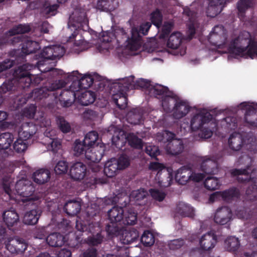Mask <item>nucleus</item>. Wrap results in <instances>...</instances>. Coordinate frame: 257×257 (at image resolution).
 Here are the masks:
<instances>
[{
    "label": "nucleus",
    "mask_w": 257,
    "mask_h": 257,
    "mask_svg": "<svg viewBox=\"0 0 257 257\" xmlns=\"http://www.w3.org/2000/svg\"><path fill=\"white\" fill-rule=\"evenodd\" d=\"M225 0H209L208 6L206 10L208 17H214L221 12Z\"/></svg>",
    "instance_id": "nucleus-23"
},
{
    "label": "nucleus",
    "mask_w": 257,
    "mask_h": 257,
    "mask_svg": "<svg viewBox=\"0 0 257 257\" xmlns=\"http://www.w3.org/2000/svg\"><path fill=\"white\" fill-rule=\"evenodd\" d=\"M104 152V147L102 144L88 148L85 151V158L94 163H97L101 159Z\"/></svg>",
    "instance_id": "nucleus-19"
},
{
    "label": "nucleus",
    "mask_w": 257,
    "mask_h": 257,
    "mask_svg": "<svg viewBox=\"0 0 257 257\" xmlns=\"http://www.w3.org/2000/svg\"><path fill=\"white\" fill-rule=\"evenodd\" d=\"M72 92L75 100L82 105H88L92 104L95 100L96 96L95 93L90 90L80 89H72L67 91V94Z\"/></svg>",
    "instance_id": "nucleus-11"
},
{
    "label": "nucleus",
    "mask_w": 257,
    "mask_h": 257,
    "mask_svg": "<svg viewBox=\"0 0 257 257\" xmlns=\"http://www.w3.org/2000/svg\"><path fill=\"white\" fill-rule=\"evenodd\" d=\"M10 91H16L15 85H14V80L9 79L3 83L0 87V105L3 102L4 94Z\"/></svg>",
    "instance_id": "nucleus-39"
},
{
    "label": "nucleus",
    "mask_w": 257,
    "mask_h": 257,
    "mask_svg": "<svg viewBox=\"0 0 257 257\" xmlns=\"http://www.w3.org/2000/svg\"><path fill=\"white\" fill-rule=\"evenodd\" d=\"M215 165V164L214 162L210 160H207L202 162L201 169L205 173H211L213 172L212 169Z\"/></svg>",
    "instance_id": "nucleus-52"
},
{
    "label": "nucleus",
    "mask_w": 257,
    "mask_h": 257,
    "mask_svg": "<svg viewBox=\"0 0 257 257\" xmlns=\"http://www.w3.org/2000/svg\"><path fill=\"white\" fill-rule=\"evenodd\" d=\"M27 141L21 138H18L13 144V148L17 153H23L27 148Z\"/></svg>",
    "instance_id": "nucleus-48"
},
{
    "label": "nucleus",
    "mask_w": 257,
    "mask_h": 257,
    "mask_svg": "<svg viewBox=\"0 0 257 257\" xmlns=\"http://www.w3.org/2000/svg\"><path fill=\"white\" fill-rule=\"evenodd\" d=\"M239 107L245 111V119L246 122L252 125L257 126V114L255 110L257 109V104L243 102L240 104Z\"/></svg>",
    "instance_id": "nucleus-18"
},
{
    "label": "nucleus",
    "mask_w": 257,
    "mask_h": 257,
    "mask_svg": "<svg viewBox=\"0 0 257 257\" xmlns=\"http://www.w3.org/2000/svg\"><path fill=\"white\" fill-rule=\"evenodd\" d=\"M151 94L154 95H162V104L164 109H167L168 103H174L176 99L173 94L168 91L167 87L159 84H156L150 88Z\"/></svg>",
    "instance_id": "nucleus-10"
},
{
    "label": "nucleus",
    "mask_w": 257,
    "mask_h": 257,
    "mask_svg": "<svg viewBox=\"0 0 257 257\" xmlns=\"http://www.w3.org/2000/svg\"><path fill=\"white\" fill-rule=\"evenodd\" d=\"M4 243L6 248L12 254H22L28 246L25 240L19 237L8 238Z\"/></svg>",
    "instance_id": "nucleus-12"
},
{
    "label": "nucleus",
    "mask_w": 257,
    "mask_h": 257,
    "mask_svg": "<svg viewBox=\"0 0 257 257\" xmlns=\"http://www.w3.org/2000/svg\"><path fill=\"white\" fill-rule=\"evenodd\" d=\"M229 57L257 58V41L252 40L250 34L246 31L231 38L228 48Z\"/></svg>",
    "instance_id": "nucleus-2"
},
{
    "label": "nucleus",
    "mask_w": 257,
    "mask_h": 257,
    "mask_svg": "<svg viewBox=\"0 0 257 257\" xmlns=\"http://www.w3.org/2000/svg\"><path fill=\"white\" fill-rule=\"evenodd\" d=\"M120 170L117 162V160L115 159H111L106 162L104 168V173L108 177H112L115 176Z\"/></svg>",
    "instance_id": "nucleus-32"
},
{
    "label": "nucleus",
    "mask_w": 257,
    "mask_h": 257,
    "mask_svg": "<svg viewBox=\"0 0 257 257\" xmlns=\"http://www.w3.org/2000/svg\"><path fill=\"white\" fill-rule=\"evenodd\" d=\"M176 212L183 216L193 217V209L184 202L179 203L176 208Z\"/></svg>",
    "instance_id": "nucleus-40"
},
{
    "label": "nucleus",
    "mask_w": 257,
    "mask_h": 257,
    "mask_svg": "<svg viewBox=\"0 0 257 257\" xmlns=\"http://www.w3.org/2000/svg\"><path fill=\"white\" fill-rule=\"evenodd\" d=\"M254 4L253 0H240L238 3V9L240 13H243Z\"/></svg>",
    "instance_id": "nucleus-53"
},
{
    "label": "nucleus",
    "mask_w": 257,
    "mask_h": 257,
    "mask_svg": "<svg viewBox=\"0 0 257 257\" xmlns=\"http://www.w3.org/2000/svg\"><path fill=\"white\" fill-rule=\"evenodd\" d=\"M139 236V233L135 229H133L126 232L125 235L126 243H130L134 242L135 240L138 238Z\"/></svg>",
    "instance_id": "nucleus-61"
},
{
    "label": "nucleus",
    "mask_w": 257,
    "mask_h": 257,
    "mask_svg": "<svg viewBox=\"0 0 257 257\" xmlns=\"http://www.w3.org/2000/svg\"><path fill=\"white\" fill-rule=\"evenodd\" d=\"M137 220V214L134 209L124 207L122 223L125 225H134Z\"/></svg>",
    "instance_id": "nucleus-30"
},
{
    "label": "nucleus",
    "mask_w": 257,
    "mask_h": 257,
    "mask_svg": "<svg viewBox=\"0 0 257 257\" xmlns=\"http://www.w3.org/2000/svg\"><path fill=\"white\" fill-rule=\"evenodd\" d=\"M117 162L120 170L127 168L130 164L128 158L125 156H120L119 159L117 160Z\"/></svg>",
    "instance_id": "nucleus-60"
},
{
    "label": "nucleus",
    "mask_w": 257,
    "mask_h": 257,
    "mask_svg": "<svg viewBox=\"0 0 257 257\" xmlns=\"http://www.w3.org/2000/svg\"><path fill=\"white\" fill-rule=\"evenodd\" d=\"M148 193L144 189H140L138 190H135L131 193V196L132 198H133L136 201H139L143 199L146 197Z\"/></svg>",
    "instance_id": "nucleus-55"
},
{
    "label": "nucleus",
    "mask_w": 257,
    "mask_h": 257,
    "mask_svg": "<svg viewBox=\"0 0 257 257\" xmlns=\"http://www.w3.org/2000/svg\"><path fill=\"white\" fill-rule=\"evenodd\" d=\"M88 150V147L84 144V142L80 141H76L74 148L75 155L80 156L82 154L85 155V151Z\"/></svg>",
    "instance_id": "nucleus-50"
},
{
    "label": "nucleus",
    "mask_w": 257,
    "mask_h": 257,
    "mask_svg": "<svg viewBox=\"0 0 257 257\" xmlns=\"http://www.w3.org/2000/svg\"><path fill=\"white\" fill-rule=\"evenodd\" d=\"M17 193L22 197L24 202L34 201L36 200L33 196L35 187L33 183L28 179H21L18 181L15 185Z\"/></svg>",
    "instance_id": "nucleus-8"
},
{
    "label": "nucleus",
    "mask_w": 257,
    "mask_h": 257,
    "mask_svg": "<svg viewBox=\"0 0 257 257\" xmlns=\"http://www.w3.org/2000/svg\"><path fill=\"white\" fill-rule=\"evenodd\" d=\"M64 80H56L50 81L46 85L40 88H37L31 92L28 96L20 95L17 98V106L20 107L26 104L29 99L34 97L35 100H41L44 98H50L52 102L48 104L51 107L55 105L64 107V99L63 93L64 89Z\"/></svg>",
    "instance_id": "nucleus-1"
},
{
    "label": "nucleus",
    "mask_w": 257,
    "mask_h": 257,
    "mask_svg": "<svg viewBox=\"0 0 257 257\" xmlns=\"http://www.w3.org/2000/svg\"><path fill=\"white\" fill-rule=\"evenodd\" d=\"M31 31V28L28 24H19L14 26L9 30L8 33L12 36L17 34H22L29 33Z\"/></svg>",
    "instance_id": "nucleus-41"
},
{
    "label": "nucleus",
    "mask_w": 257,
    "mask_h": 257,
    "mask_svg": "<svg viewBox=\"0 0 257 257\" xmlns=\"http://www.w3.org/2000/svg\"><path fill=\"white\" fill-rule=\"evenodd\" d=\"M184 149L182 140L173 139L170 142L166 147V151L168 154L176 155L181 153Z\"/></svg>",
    "instance_id": "nucleus-29"
},
{
    "label": "nucleus",
    "mask_w": 257,
    "mask_h": 257,
    "mask_svg": "<svg viewBox=\"0 0 257 257\" xmlns=\"http://www.w3.org/2000/svg\"><path fill=\"white\" fill-rule=\"evenodd\" d=\"M151 26V24L149 22H146L140 26L139 31L138 28L136 27L132 28L131 36L128 38L127 44L126 45V48L130 51L131 55L137 54L135 52L140 49L142 44L141 34L144 35H147Z\"/></svg>",
    "instance_id": "nucleus-4"
},
{
    "label": "nucleus",
    "mask_w": 257,
    "mask_h": 257,
    "mask_svg": "<svg viewBox=\"0 0 257 257\" xmlns=\"http://www.w3.org/2000/svg\"><path fill=\"white\" fill-rule=\"evenodd\" d=\"M205 187L208 190L217 189L220 186V182L215 177H207L204 182Z\"/></svg>",
    "instance_id": "nucleus-46"
},
{
    "label": "nucleus",
    "mask_w": 257,
    "mask_h": 257,
    "mask_svg": "<svg viewBox=\"0 0 257 257\" xmlns=\"http://www.w3.org/2000/svg\"><path fill=\"white\" fill-rule=\"evenodd\" d=\"M141 115L139 114H134L133 112H130L127 114V119L129 122L137 124L140 121Z\"/></svg>",
    "instance_id": "nucleus-64"
},
{
    "label": "nucleus",
    "mask_w": 257,
    "mask_h": 257,
    "mask_svg": "<svg viewBox=\"0 0 257 257\" xmlns=\"http://www.w3.org/2000/svg\"><path fill=\"white\" fill-rule=\"evenodd\" d=\"M97 139V133L96 132L92 131L86 134L83 142L88 148H92Z\"/></svg>",
    "instance_id": "nucleus-44"
},
{
    "label": "nucleus",
    "mask_w": 257,
    "mask_h": 257,
    "mask_svg": "<svg viewBox=\"0 0 257 257\" xmlns=\"http://www.w3.org/2000/svg\"><path fill=\"white\" fill-rule=\"evenodd\" d=\"M184 243V240L177 239L171 240L169 243V248L171 249H177L180 248Z\"/></svg>",
    "instance_id": "nucleus-63"
},
{
    "label": "nucleus",
    "mask_w": 257,
    "mask_h": 257,
    "mask_svg": "<svg viewBox=\"0 0 257 257\" xmlns=\"http://www.w3.org/2000/svg\"><path fill=\"white\" fill-rule=\"evenodd\" d=\"M41 213V210L38 208L32 209L27 212L24 217V223L28 225L36 224L38 222Z\"/></svg>",
    "instance_id": "nucleus-28"
},
{
    "label": "nucleus",
    "mask_w": 257,
    "mask_h": 257,
    "mask_svg": "<svg viewBox=\"0 0 257 257\" xmlns=\"http://www.w3.org/2000/svg\"><path fill=\"white\" fill-rule=\"evenodd\" d=\"M191 170L187 168H181L177 171L175 179L179 183L185 184L188 180H191Z\"/></svg>",
    "instance_id": "nucleus-34"
},
{
    "label": "nucleus",
    "mask_w": 257,
    "mask_h": 257,
    "mask_svg": "<svg viewBox=\"0 0 257 257\" xmlns=\"http://www.w3.org/2000/svg\"><path fill=\"white\" fill-rule=\"evenodd\" d=\"M237 192H236V190L234 189H231L229 190L225 191L222 193L217 192L213 194L210 196V200L211 202H213L216 199H217V198L219 196H221L224 200L227 201L230 199L233 198V197L235 196Z\"/></svg>",
    "instance_id": "nucleus-42"
},
{
    "label": "nucleus",
    "mask_w": 257,
    "mask_h": 257,
    "mask_svg": "<svg viewBox=\"0 0 257 257\" xmlns=\"http://www.w3.org/2000/svg\"><path fill=\"white\" fill-rule=\"evenodd\" d=\"M36 111V106L31 104L25 107L23 110V115L29 118H34Z\"/></svg>",
    "instance_id": "nucleus-54"
},
{
    "label": "nucleus",
    "mask_w": 257,
    "mask_h": 257,
    "mask_svg": "<svg viewBox=\"0 0 257 257\" xmlns=\"http://www.w3.org/2000/svg\"><path fill=\"white\" fill-rule=\"evenodd\" d=\"M174 135L168 131H164L162 133H158L157 136V140L158 141H163L167 140L168 141L173 139Z\"/></svg>",
    "instance_id": "nucleus-57"
},
{
    "label": "nucleus",
    "mask_w": 257,
    "mask_h": 257,
    "mask_svg": "<svg viewBox=\"0 0 257 257\" xmlns=\"http://www.w3.org/2000/svg\"><path fill=\"white\" fill-rule=\"evenodd\" d=\"M3 220L8 227L14 226L19 221V216L15 210L11 208L5 211L3 214Z\"/></svg>",
    "instance_id": "nucleus-25"
},
{
    "label": "nucleus",
    "mask_w": 257,
    "mask_h": 257,
    "mask_svg": "<svg viewBox=\"0 0 257 257\" xmlns=\"http://www.w3.org/2000/svg\"><path fill=\"white\" fill-rule=\"evenodd\" d=\"M119 84H124V88L122 89L123 91L138 87L142 88L148 87L150 85L149 81L144 79H140L135 81L134 76H130L128 77L119 79Z\"/></svg>",
    "instance_id": "nucleus-17"
},
{
    "label": "nucleus",
    "mask_w": 257,
    "mask_h": 257,
    "mask_svg": "<svg viewBox=\"0 0 257 257\" xmlns=\"http://www.w3.org/2000/svg\"><path fill=\"white\" fill-rule=\"evenodd\" d=\"M141 241L145 246H151L155 242L154 235L149 231H146L141 237Z\"/></svg>",
    "instance_id": "nucleus-49"
},
{
    "label": "nucleus",
    "mask_w": 257,
    "mask_h": 257,
    "mask_svg": "<svg viewBox=\"0 0 257 257\" xmlns=\"http://www.w3.org/2000/svg\"><path fill=\"white\" fill-rule=\"evenodd\" d=\"M211 118V115L205 109L197 110L191 119L190 126L193 131L199 129L203 124L208 122Z\"/></svg>",
    "instance_id": "nucleus-13"
},
{
    "label": "nucleus",
    "mask_w": 257,
    "mask_h": 257,
    "mask_svg": "<svg viewBox=\"0 0 257 257\" xmlns=\"http://www.w3.org/2000/svg\"><path fill=\"white\" fill-rule=\"evenodd\" d=\"M126 140L131 146L136 148H142L141 140L134 134H129L126 136L123 131L120 129H115L114 134L112 138L113 144L118 147H121Z\"/></svg>",
    "instance_id": "nucleus-7"
},
{
    "label": "nucleus",
    "mask_w": 257,
    "mask_h": 257,
    "mask_svg": "<svg viewBox=\"0 0 257 257\" xmlns=\"http://www.w3.org/2000/svg\"><path fill=\"white\" fill-rule=\"evenodd\" d=\"M114 87H117L119 93L114 94L113 99L115 104L120 109H124L127 105V98L125 95L127 91H123L124 84H119V80L114 84Z\"/></svg>",
    "instance_id": "nucleus-22"
},
{
    "label": "nucleus",
    "mask_w": 257,
    "mask_h": 257,
    "mask_svg": "<svg viewBox=\"0 0 257 257\" xmlns=\"http://www.w3.org/2000/svg\"><path fill=\"white\" fill-rule=\"evenodd\" d=\"M234 35H236L232 36L228 44L226 45L227 32L222 26L217 25L213 28L210 32L208 37V41L211 45L216 48H221L226 46L228 49L231 38Z\"/></svg>",
    "instance_id": "nucleus-6"
},
{
    "label": "nucleus",
    "mask_w": 257,
    "mask_h": 257,
    "mask_svg": "<svg viewBox=\"0 0 257 257\" xmlns=\"http://www.w3.org/2000/svg\"><path fill=\"white\" fill-rule=\"evenodd\" d=\"M21 46V52L25 55H27L30 54L35 53L40 48L39 44L34 41L30 40L28 39L22 40L20 36L13 38V43L20 42Z\"/></svg>",
    "instance_id": "nucleus-16"
},
{
    "label": "nucleus",
    "mask_w": 257,
    "mask_h": 257,
    "mask_svg": "<svg viewBox=\"0 0 257 257\" xmlns=\"http://www.w3.org/2000/svg\"><path fill=\"white\" fill-rule=\"evenodd\" d=\"M65 212L72 215L76 214L80 210V205L78 202H69L65 204Z\"/></svg>",
    "instance_id": "nucleus-47"
},
{
    "label": "nucleus",
    "mask_w": 257,
    "mask_h": 257,
    "mask_svg": "<svg viewBox=\"0 0 257 257\" xmlns=\"http://www.w3.org/2000/svg\"><path fill=\"white\" fill-rule=\"evenodd\" d=\"M225 247L229 251L235 252L240 247V241L235 236L227 237L224 242Z\"/></svg>",
    "instance_id": "nucleus-38"
},
{
    "label": "nucleus",
    "mask_w": 257,
    "mask_h": 257,
    "mask_svg": "<svg viewBox=\"0 0 257 257\" xmlns=\"http://www.w3.org/2000/svg\"><path fill=\"white\" fill-rule=\"evenodd\" d=\"M64 54V47L58 45L45 47L41 53V58L47 60L59 59Z\"/></svg>",
    "instance_id": "nucleus-15"
},
{
    "label": "nucleus",
    "mask_w": 257,
    "mask_h": 257,
    "mask_svg": "<svg viewBox=\"0 0 257 257\" xmlns=\"http://www.w3.org/2000/svg\"><path fill=\"white\" fill-rule=\"evenodd\" d=\"M184 15L188 17L189 20V23L187 24L188 27V33L189 35V37L191 39L195 33V28L197 25L195 20V14L190 9L187 8L184 10Z\"/></svg>",
    "instance_id": "nucleus-27"
},
{
    "label": "nucleus",
    "mask_w": 257,
    "mask_h": 257,
    "mask_svg": "<svg viewBox=\"0 0 257 257\" xmlns=\"http://www.w3.org/2000/svg\"><path fill=\"white\" fill-rule=\"evenodd\" d=\"M232 212L230 208L223 206L218 208L214 213L213 220L219 225H224L230 222L232 219Z\"/></svg>",
    "instance_id": "nucleus-14"
},
{
    "label": "nucleus",
    "mask_w": 257,
    "mask_h": 257,
    "mask_svg": "<svg viewBox=\"0 0 257 257\" xmlns=\"http://www.w3.org/2000/svg\"><path fill=\"white\" fill-rule=\"evenodd\" d=\"M51 173L48 169H40L35 172L32 176L34 181L38 184H44L50 179Z\"/></svg>",
    "instance_id": "nucleus-26"
},
{
    "label": "nucleus",
    "mask_w": 257,
    "mask_h": 257,
    "mask_svg": "<svg viewBox=\"0 0 257 257\" xmlns=\"http://www.w3.org/2000/svg\"><path fill=\"white\" fill-rule=\"evenodd\" d=\"M14 61L10 59H6L0 62V73L12 68L14 66Z\"/></svg>",
    "instance_id": "nucleus-59"
},
{
    "label": "nucleus",
    "mask_w": 257,
    "mask_h": 257,
    "mask_svg": "<svg viewBox=\"0 0 257 257\" xmlns=\"http://www.w3.org/2000/svg\"><path fill=\"white\" fill-rule=\"evenodd\" d=\"M78 14V11H75L73 14L70 16L69 18V20L68 23V27H69L70 25L73 26L75 28H78L79 26L78 25L79 23H80L85 18V14L82 13L80 16L79 17H76Z\"/></svg>",
    "instance_id": "nucleus-43"
},
{
    "label": "nucleus",
    "mask_w": 257,
    "mask_h": 257,
    "mask_svg": "<svg viewBox=\"0 0 257 257\" xmlns=\"http://www.w3.org/2000/svg\"><path fill=\"white\" fill-rule=\"evenodd\" d=\"M67 78L72 81L70 89H72L73 87L75 89L86 90L90 87L93 82L92 76L90 74H84L81 76L77 71H73L68 74Z\"/></svg>",
    "instance_id": "nucleus-9"
},
{
    "label": "nucleus",
    "mask_w": 257,
    "mask_h": 257,
    "mask_svg": "<svg viewBox=\"0 0 257 257\" xmlns=\"http://www.w3.org/2000/svg\"><path fill=\"white\" fill-rule=\"evenodd\" d=\"M229 148L233 151L239 150L242 145V140L240 134L233 133L231 134L228 141Z\"/></svg>",
    "instance_id": "nucleus-35"
},
{
    "label": "nucleus",
    "mask_w": 257,
    "mask_h": 257,
    "mask_svg": "<svg viewBox=\"0 0 257 257\" xmlns=\"http://www.w3.org/2000/svg\"><path fill=\"white\" fill-rule=\"evenodd\" d=\"M97 7L98 9L105 11H112L115 8L113 5V0H98Z\"/></svg>",
    "instance_id": "nucleus-45"
},
{
    "label": "nucleus",
    "mask_w": 257,
    "mask_h": 257,
    "mask_svg": "<svg viewBox=\"0 0 257 257\" xmlns=\"http://www.w3.org/2000/svg\"><path fill=\"white\" fill-rule=\"evenodd\" d=\"M58 6L56 4L50 5L45 7L42 13L45 15L46 17H49L50 16H53L55 14Z\"/></svg>",
    "instance_id": "nucleus-58"
},
{
    "label": "nucleus",
    "mask_w": 257,
    "mask_h": 257,
    "mask_svg": "<svg viewBox=\"0 0 257 257\" xmlns=\"http://www.w3.org/2000/svg\"><path fill=\"white\" fill-rule=\"evenodd\" d=\"M216 242V237L214 234L211 232L202 235L199 240L201 248L205 250H209L213 248Z\"/></svg>",
    "instance_id": "nucleus-24"
},
{
    "label": "nucleus",
    "mask_w": 257,
    "mask_h": 257,
    "mask_svg": "<svg viewBox=\"0 0 257 257\" xmlns=\"http://www.w3.org/2000/svg\"><path fill=\"white\" fill-rule=\"evenodd\" d=\"M150 193L152 197L156 200L162 201L165 197V193L156 189H151L150 190Z\"/></svg>",
    "instance_id": "nucleus-56"
},
{
    "label": "nucleus",
    "mask_w": 257,
    "mask_h": 257,
    "mask_svg": "<svg viewBox=\"0 0 257 257\" xmlns=\"http://www.w3.org/2000/svg\"><path fill=\"white\" fill-rule=\"evenodd\" d=\"M149 168L151 170L158 171L155 180L159 185L167 187L171 185L173 179L172 169L166 168L163 164L158 162L151 163Z\"/></svg>",
    "instance_id": "nucleus-5"
},
{
    "label": "nucleus",
    "mask_w": 257,
    "mask_h": 257,
    "mask_svg": "<svg viewBox=\"0 0 257 257\" xmlns=\"http://www.w3.org/2000/svg\"><path fill=\"white\" fill-rule=\"evenodd\" d=\"M176 101L174 103H168V109L169 106L175 104V106L173 109V116L175 118L179 119L185 116L189 112L190 106L186 102L177 100V98L174 96ZM166 110V109H165Z\"/></svg>",
    "instance_id": "nucleus-20"
},
{
    "label": "nucleus",
    "mask_w": 257,
    "mask_h": 257,
    "mask_svg": "<svg viewBox=\"0 0 257 257\" xmlns=\"http://www.w3.org/2000/svg\"><path fill=\"white\" fill-rule=\"evenodd\" d=\"M22 127L24 129H26L28 132V134H30L28 137H32L37 132V128L36 125L31 122H26L23 124Z\"/></svg>",
    "instance_id": "nucleus-62"
},
{
    "label": "nucleus",
    "mask_w": 257,
    "mask_h": 257,
    "mask_svg": "<svg viewBox=\"0 0 257 257\" xmlns=\"http://www.w3.org/2000/svg\"><path fill=\"white\" fill-rule=\"evenodd\" d=\"M151 20L152 23L156 27L159 28L162 23V16L158 10L153 12L151 15Z\"/></svg>",
    "instance_id": "nucleus-51"
},
{
    "label": "nucleus",
    "mask_w": 257,
    "mask_h": 257,
    "mask_svg": "<svg viewBox=\"0 0 257 257\" xmlns=\"http://www.w3.org/2000/svg\"><path fill=\"white\" fill-rule=\"evenodd\" d=\"M124 209V207L114 206L108 211V217L111 223L122 222Z\"/></svg>",
    "instance_id": "nucleus-31"
},
{
    "label": "nucleus",
    "mask_w": 257,
    "mask_h": 257,
    "mask_svg": "<svg viewBox=\"0 0 257 257\" xmlns=\"http://www.w3.org/2000/svg\"><path fill=\"white\" fill-rule=\"evenodd\" d=\"M183 36L180 32H174L169 37L167 42V46L171 49H176L180 45Z\"/></svg>",
    "instance_id": "nucleus-37"
},
{
    "label": "nucleus",
    "mask_w": 257,
    "mask_h": 257,
    "mask_svg": "<svg viewBox=\"0 0 257 257\" xmlns=\"http://www.w3.org/2000/svg\"><path fill=\"white\" fill-rule=\"evenodd\" d=\"M87 168L85 164L78 162L73 163L70 167L69 175L74 180L83 179L86 174Z\"/></svg>",
    "instance_id": "nucleus-21"
},
{
    "label": "nucleus",
    "mask_w": 257,
    "mask_h": 257,
    "mask_svg": "<svg viewBox=\"0 0 257 257\" xmlns=\"http://www.w3.org/2000/svg\"><path fill=\"white\" fill-rule=\"evenodd\" d=\"M33 67L31 64L26 63L16 68L13 73L14 85L16 91L23 90L26 92L31 85H38L43 81L42 75L32 74L29 71Z\"/></svg>",
    "instance_id": "nucleus-3"
},
{
    "label": "nucleus",
    "mask_w": 257,
    "mask_h": 257,
    "mask_svg": "<svg viewBox=\"0 0 257 257\" xmlns=\"http://www.w3.org/2000/svg\"><path fill=\"white\" fill-rule=\"evenodd\" d=\"M48 244L53 247H61L64 244V236L59 233L53 232L46 238Z\"/></svg>",
    "instance_id": "nucleus-33"
},
{
    "label": "nucleus",
    "mask_w": 257,
    "mask_h": 257,
    "mask_svg": "<svg viewBox=\"0 0 257 257\" xmlns=\"http://www.w3.org/2000/svg\"><path fill=\"white\" fill-rule=\"evenodd\" d=\"M14 137L13 134L6 132L0 134V149L7 150L9 149L13 143Z\"/></svg>",
    "instance_id": "nucleus-36"
}]
</instances>
